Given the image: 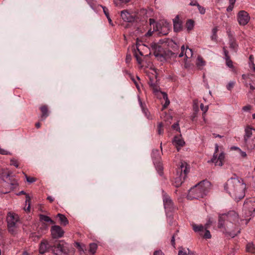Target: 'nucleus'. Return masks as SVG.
I'll return each mask as SVG.
<instances>
[{
	"label": "nucleus",
	"mask_w": 255,
	"mask_h": 255,
	"mask_svg": "<svg viewBox=\"0 0 255 255\" xmlns=\"http://www.w3.org/2000/svg\"><path fill=\"white\" fill-rule=\"evenodd\" d=\"M238 221V215L234 211H231L227 214H223L219 217L218 228H223L224 233L234 238L240 233L237 228V231L234 230L237 226L236 222Z\"/></svg>",
	"instance_id": "1"
},
{
	"label": "nucleus",
	"mask_w": 255,
	"mask_h": 255,
	"mask_svg": "<svg viewBox=\"0 0 255 255\" xmlns=\"http://www.w3.org/2000/svg\"><path fill=\"white\" fill-rule=\"evenodd\" d=\"M225 190L237 201L245 196L246 184L236 175L229 179L224 185Z\"/></svg>",
	"instance_id": "2"
},
{
	"label": "nucleus",
	"mask_w": 255,
	"mask_h": 255,
	"mask_svg": "<svg viewBox=\"0 0 255 255\" xmlns=\"http://www.w3.org/2000/svg\"><path fill=\"white\" fill-rule=\"evenodd\" d=\"M210 182L203 180L189 190L187 198L189 200L199 199L204 198L208 193L210 188Z\"/></svg>",
	"instance_id": "3"
},
{
	"label": "nucleus",
	"mask_w": 255,
	"mask_h": 255,
	"mask_svg": "<svg viewBox=\"0 0 255 255\" xmlns=\"http://www.w3.org/2000/svg\"><path fill=\"white\" fill-rule=\"evenodd\" d=\"M189 170L190 167L187 162L185 161L181 162L180 166L177 169L176 177L173 183L176 187H178L182 184Z\"/></svg>",
	"instance_id": "4"
},
{
	"label": "nucleus",
	"mask_w": 255,
	"mask_h": 255,
	"mask_svg": "<svg viewBox=\"0 0 255 255\" xmlns=\"http://www.w3.org/2000/svg\"><path fill=\"white\" fill-rule=\"evenodd\" d=\"M243 215L245 218L255 216V198L248 199L245 201L243 209ZM250 219L251 218L245 219L247 221L246 224L248 223Z\"/></svg>",
	"instance_id": "5"
},
{
	"label": "nucleus",
	"mask_w": 255,
	"mask_h": 255,
	"mask_svg": "<svg viewBox=\"0 0 255 255\" xmlns=\"http://www.w3.org/2000/svg\"><path fill=\"white\" fill-rule=\"evenodd\" d=\"M6 221L9 232L12 235H15L17 233L18 226L20 224L18 215L8 213Z\"/></svg>",
	"instance_id": "6"
},
{
	"label": "nucleus",
	"mask_w": 255,
	"mask_h": 255,
	"mask_svg": "<svg viewBox=\"0 0 255 255\" xmlns=\"http://www.w3.org/2000/svg\"><path fill=\"white\" fill-rule=\"evenodd\" d=\"M70 245L63 241L55 242L51 247V251L55 255H69Z\"/></svg>",
	"instance_id": "7"
},
{
	"label": "nucleus",
	"mask_w": 255,
	"mask_h": 255,
	"mask_svg": "<svg viewBox=\"0 0 255 255\" xmlns=\"http://www.w3.org/2000/svg\"><path fill=\"white\" fill-rule=\"evenodd\" d=\"M244 140L248 149H252L255 147V129L250 127L246 128Z\"/></svg>",
	"instance_id": "8"
},
{
	"label": "nucleus",
	"mask_w": 255,
	"mask_h": 255,
	"mask_svg": "<svg viewBox=\"0 0 255 255\" xmlns=\"http://www.w3.org/2000/svg\"><path fill=\"white\" fill-rule=\"evenodd\" d=\"M219 147L217 144H215V150L212 158L208 161V163L212 162L215 163V166H222L223 164V161L225 158V154L221 151L218 156L217 152L219 151Z\"/></svg>",
	"instance_id": "9"
},
{
	"label": "nucleus",
	"mask_w": 255,
	"mask_h": 255,
	"mask_svg": "<svg viewBox=\"0 0 255 255\" xmlns=\"http://www.w3.org/2000/svg\"><path fill=\"white\" fill-rule=\"evenodd\" d=\"M163 201L166 212H172L175 209L174 203L170 197L164 192H163Z\"/></svg>",
	"instance_id": "10"
},
{
	"label": "nucleus",
	"mask_w": 255,
	"mask_h": 255,
	"mask_svg": "<svg viewBox=\"0 0 255 255\" xmlns=\"http://www.w3.org/2000/svg\"><path fill=\"white\" fill-rule=\"evenodd\" d=\"M47 226L45 224H43L42 226L40 227L37 232H32L29 235V238L32 241L36 242L38 241L43 234H45V231L47 230Z\"/></svg>",
	"instance_id": "11"
},
{
	"label": "nucleus",
	"mask_w": 255,
	"mask_h": 255,
	"mask_svg": "<svg viewBox=\"0 0 255 255\" xmlns=\"http://www.w3.org/2000/svg\"><path fill=\"white\" fill-rule=\"evenodd\" d=\"M51 235L53 239H59L62 238L64 234V230L59 226L54 225L51 227Z\"/></svg>",
	"instance_id": "12"
},
{
	"label": "nucleus",
	"mask_w": 255,
	"mask_h": 255,
	"mask_svg": "<svg viewBox=\"0 0 255 255\" xmlns=\"http://www.w3.org/2000/svg\"><path fill=\"white\" fill-rule=\"evenodd\" d=\"M250 19V17L247 12L241 10L238 13V21L240 25H246L249 22Z\"/></svg>",
	"instance_id": "13"
},
{
	"label": "nucleus",
	"mask_w": 255,
	"mask_h": 255,
	"mask_svg": "<svg viewBox=\"0 0 255 255\" xmlns=\"http://www.w3.org/2000/svg\"><path fill=\"white\" fill-rule=\"evenodd\" d=\"M51 247H52V245H50L46 240H43L41 241L39 245V253L41 254H43L50 250L51 251Z\"/></svg>",
	"instance_id": "14"
},
{
	"label": "nucleus",
	"mask_w": 255,
	"mask_h": 255,
	"mask_svg": "<svg viewBox=\"0 0 255 255\" xmlns=\"http://www.w3.org/2000/svg\"><path fill=\"white\" fill-rule=\"evenodd\" d=\"M173 21L174 30L175 32L180 31L182 29V21L179 19V16L176 15L173 19Z\"/></svg>",
	"instance_id": "15"
},
{
	"label": "nucleus",
	"mask_w": 255,
	"mask_h": 255,
	"mask_svg": "<svg viewBox=\"0 0 255 255\" xmlns=\"http://www.w3.org/2000/svg\"><path fill=\"white\" fill-rule=\"evenodd\" d=\"M152 48L154 50V55L156 57H159L160 58H164L162 55L159 53L161 47L158 45L157 44L154 43L151 45Z\"/></svg>",
	"instance_id": "16"
},
{
	"label": "nucleus",
	"mask_w": 255,
	"mask_h": 255,
	"mask_svg": "<svg viewBox=\"0 0 255 255\" xmlns=\"http://www.w3.org/2000/svg\"><path fill=\"white\" fill-rule=\"evenodd\" d=\"M121 16L124 21L131 22L133 20L132 16L126 10L122 11L121 12Z\"/></svg>",
	"instance_id": "17"
},
{
	"label": "nucleus",
	"mask_w": 255,
	"mask_h": 255,
	"mask_svg": "<svg viewBox=\"0 0 255 255\" xmlns=\"http://www.w3.org/2000/svg\"><path fill=\"white\" fill-rule=\"evenodd\" d=\"M228 34L229 38L230 47L231 49L236 50L238 47L236 40L230 32H228Z\"/></svg>",
	"instance_id": "18"
},
{
	"label": "nucleus",
	"mask_w": 255,
	"mask_h": 255,
	"mask_svg": "<svg viewBox=\"0 0 255 255\" xmlns=\"http://www.w3.org/2000/svg\"><path fill=\"white\" fill-rule=\"evenodd\" d=\"M193 229L195 232H198L199 233L200 235H203V233H204L205 230V227L203 226L202 225H195L194 224L192 226Z\"/></svg>",
	"instance_id": "19"
},
{
	"label": "nucleus",
	"mask_w": 255,
	"mask_h": 255,
	"mask_svg": "<svg viewBox=\"0 0 255 255\" xmlns=\"http://www.w3.org/2000/svg\"><path fill=\"white\" fill-rule=\"evenodd\" d=\"M153 163L155 165L156 169L160 175H162L163 166L160 160L154 161Z\"/></svg>",
	"instance_id": "20"
},
{
	"label": "nucleus",
	"mask_w": 255,
	"mask_h": 255,
	"mask_svg": "<svg viewBox=\"0 0 255 255\" xmlns=\"http://www.w3.org/2000/svg\"><path fill=\"white\" fill-rule=\"evenodd\" d=\"M57 216L59 218L60 223L61 225L66 226L68 224V220L64 215L59 213Z\"/></svg>",
	"instance_id": "21"
},
{
	"label": "nucleus",
	"mask_w": 255,
	"mask_h": 255,
	"mask_svg": "<svg viewBox=\"0 0 255 255\" xmlns=\"http://www.w3.org/2000/svg\"><path fill=\"white\" fill-rule=\"evenodd\" d=\"M152 157L153 161L160 160L161 156L159 151L157 149H153L152 152Z\"/></svg>",
	"instance_id": "22"
},
{
	"label": "nucleus",
	"mask_w": 255,
	"mask_h": 255,
	"mask_svg": "<svg viewBox=\"0 0 255 255\" xmlns=\"http://www.w3.org/2000/svg\"><path fill=\"white\" fill-rule=\"evenodd\" d=\"M173 142L176 145L179 146H183L185 144V142L184 141V140L178 136L174 137V139L173 140Z\"/></svg>",
	"instance_id": "23"
},
{
	"label": "nucleus",
	"mask_w": 255,
	"mask_h": 255,
	"mask_svg": "<svg viewBox=\"0 0 255 255\" xmlns=\"http://www.w3.org/2000/svg\"><path fill=\"white\" fill-rule=\"evenodd\" d=\"M148 84L152 88L153 92L155 93H157L159 92V87L154 82L153 80L151 79H150L149 81L148 82Z\"/></svg>",
	"instance_id": "24"
},
{
	"label": "nucleus",
	"mask_w": 255,
	"mask_h": 255,
	"mask_svg": "<svg viewBox=\"0 0 255 255\" xmlns=\"http://www.w3.org/2000/svg\"><path fill=\"white\" fill-rule=\"evenodd\" d=\"M168 46L172 49L173 50L176 51L178 50L179 46L175 41L173 40H169L168 41Z\"/></svg>",
	"instance_id": "25"
},
{
	"label": "nucleus",
	"mask_w": 255,
	"mask_h": 255,
	"mask_svg": "<svg viewBox=\"0 0 255 255\" xmlns=\"http://www.w3.org/2000/svg\"><path fill=\"white\" fill-rule=\"evenodd\" d=\"M205 63H206V62L203 60V58L200 56H198L197 57V61H196V63L197 66L199 69H201V67H202L203 66H204L205 65Z\"/></svg>",
	"instance_id": "26"
},
{
	"label": "nucleus",
	"mask_w": 255,
	"mask_h": 255,
	"mask_svg": "<svg viewBox=\"0 0 255 255\" xmlns=\"http://www.w3.org/2000/svg\"><path fill=\"white\" fill-rule=\"evenodd\" d=\"M40 110L42 113L41 118L44 120L48 116V108L46 106H42L40 107Z\"/></svg>",
	"instance_id": "27"
},
{
	"label": "nucleus",
	"mask_w": 255,
	"mask_h": 255,
	"mask_svg": "<svg viewBox=\"0 0 255 255\" xmlns=\"http://www.w3.org/2000/svg\"><path fill=\"white\" fill-rule=\"evenodd\" d=\"M39 219L40 221H43L46 222H49L52 224H54L55 222L54 221H53L52 219H51L50 218H49L48 216H47L44 215L40 214L39 215Z\"/></svg>",
	"instance_id": "28"
},
{
	"label": "nucleus",
	"mask_w": 255,
	"mask_h": 255,
	"mask_svg": "<svg viewBox=\"0 0 255 255\" xmlns=\"http://www.w3.org/2000/svg\"><path fill=\"white\" fill-rule=\"evenodd\" d=\"M98 246L96 243H91L89 245V249L88 250L89 253L90 254L94 255L97 250Z\"/></svg>",
	"instance_id": "29"
},
{
	"label": "nucleus",
	"mask_w": 255,
	"mask_h": 255,
	"mask_svg": "<svg viewBox=\"0 0 255 255\" xmlns=\"http://www.w3.org/2000/svg\"><path fill=\"white\" fill-rule=\"evenodd\" d=\"M246 250L248 252L255 253V246L252 243H248L246 246Z\"/></svg>",
	"instance_id": "30"
},
{
	"label": "nucleus",
	"mask_w": 255,
	"mask_h": 255,
	"mask_svg": "<svg viewBox=\"0 0 255 255\" xmlns=\"http://www.w3.org/2000/svg\"><path fill=\"white\" fill-rule=\"evenodd\" d=\"M194 25V22L193 20L189 19L187 21L186 23V27L188 31H190L193 28Z\"/></svg>",
	"instance_id": "31"
},
{
	"label": "nucleus",
	"mask_w": 255,
	"mask_h": 255,
	"mask_svg": "<svg viewBox=\"0 0 255 255\" xmlns=\"http://www.w3.org/2000/svg\"><path fill=\"white\" fill-rule=\"evenodd\" d=\"M218 27H215L212 30V35L211 36V38L212 40L217 41V32L218 31Z\"/></svg>",
	"instance_id": "32"
},
{
	"label": "nucleus",
	"mask_w": 255,
	"mask_h": 255,
	"mask_svg": "<svg viewBox=\"0 0 255 255\" xmlns=\"http://www.w3.org/2000/svg\"><path fill=\"white\" fill-rule=\"evenodd\" d=\"M163 99L165 100L164 105L163 106V109L166 108L169 104L170 101L168 99L167 95L164 92H161Z\"/></svg>",
	"instance_id": "33"
},
{
	"label": "nucleus",
	"mask_w": 255,
	"mask_h": 255,
	"mask_svg": "<svg viewBox=\"0 0 255 255\" xmlns=\"http://www.w3.org/2000/svg\"><path fill=\"white\" fill-rule=\"evenodd\" d=\"M10 176V172L7 170H2L1 172V177L4 180L7 179Z\"/></svg>",
	"instance_id": "34"
},
{
	"label": "nucleus",
	"mask_w": 255,
	"mask_h": 255,
	"mask_svg": "<svg viewBox=\"0 0 255 255\" xmlns=\"http://www.w3.org/2000/svg\"><path fill=\"white\" fill-rule=\"evenodd\" d=\"M185 56L187 58H191L193 55V51L190 48H188V47L185 49Z\"/></svg>",
	"instance_id": "35"
},
{
	"label": "nucleus",
	"mask_w": 255,
	"mask_h": 255,
	"mask_svg": "<svg viewBox=\"0 0 255 255\" xmlns=\"http://www.w3.org/2000/svg\"><path fill=\"white\" fill-rule=\"evenodd\" d=\"M204 231V234L203 233V235L201 236H203V237L206 239H209L211 238V235L210 234V231L208 230L206 228Z\"/></svg>",
	"instance_id": "36"
},
{
	"label": "nucleus",
	"mask_w": 255,
	"mask_h": 255,
	"mask_svg": "<svg viewBox=\"0 0 255 255\" xmlns=\"http://www.w3.org/2000/svg\"><path fill=\"white\" fill-rule=\"evenodd\" d=\"M200 109L203 112V118L204 119V120L205 121V113L207 112L208 110V106H204L203 104H201L200 105Z\"/></svg>",
	"instance_id": "37"
},
{
	"label": "nucleus",
	"mask_w": 255,
	"mask_h": 255,
	"mask_svg": "<svg viewBox=\"0 0 255 255\" xmlns=\"http://www.w3.org/2000/svg\"><path fill=\"white\" fill-rule=\"evenodd\" d=\"M30 197L27 195L26 197L25 203H26V204L28 203V206L26 208H24V210L26 212H29V211H30Z\"/></svg>",
	"instance_id": "38"
},
{
	"label": "nucleus",
	"mask_w": 255,
	"mask_h": 255,
	"mask_svg": "<svg viewBox=\"0 0 255 255\" xmlns=\"http://www.w3.org/2000/svg\"><path fill=\"white\" fill-rule=\"evenodd\" d=\"M189 253L183 248H180L178 252V255H188Z\"/></svg>",
	"instance_id": "39"
},
{
	"label": "nucleus",
	"mask_w": 255,
	"mask_h": 255,
	"mask_svg": "<svg viewBox=\"0 0 255 255\" xmlns=\"http://www.w3.org/2000/svg\"><path fill=\"white\" fill-rule=\"evenodd\" d=\"M163 125L162 123H159L158 125V133L159 134H162L163 132Z\"/></svg>",
	"instance_id": "40"
},
{
	"label": "nucleus",
	"mask_w": 255,
	"mask_h": 255,
	"mask_svg": "<svg viewBox=\"0 0 255 255\" xmlns=\"http://www.w3.org/2000/svg\"><path fill=\"white\" fill-rule=\"evenodd\" d=\"M25 178L26 179V181L29 183H33L36 180L35 178L29 177L27 175H25Z\"/></svg>",
	"instance_id": "41"
},
{
	"label": "nucleus",
	"mask_w": 255,
	"mask_h": 255,
	"mask_svg": "<svg viewBox=\"0 0 255 255\" xmlns=\"http://www.w3.org/2000/svg\"><path fill=\"white\" fill-rule=\"evenodd\" d=\"M235 82L234 81H230L228 84L227 85V89L228 90H231L234 85H235Z\"/></svg>",
	"instance_id": "42"
},
{
	"label": "nucleus",
	"mask_w": 255,
	"mask_h": 255,
	"mask_svg": "<svg viewBox=\"0 0 255 255\" xmlns=\"http://www.w3.org/2000/svg\"><path fill=\"white\" fill-rule=\"evenodd\" d=\"M197 6H198V10L201 14H203L205 13L206 10L204 7L200 6L199 4H197Z\"/></svg>",
	"instance_id": "43"
},
{
	"label": "nucleus",
	"mask_w": 255,
	"mask_h": 255,
	"mask_svg": "<svg viewBox=\"0 0 255 255\" xmlns=\"http://www.w3.org/2000/svg\"><path fill=\"white\" fill-rule=\"evenodd\" d=\"M142 112L145 114V116L147 117V118L148 119H150V117L149 116V113L148 112V110L144 108L143 107H142Z\"/></svg>",
	"instance_id": "44"
},
{
	"label": "nucleus",
	"mask_w": 255,
	"mask_h": 255,
	"mask_svg": "<svg viewBox=\"0 0 255 255\" xmlns=\"http://www.w3.org/2000/svg\"><path fill=\"white\" fill-rule=\"evenodd\" d=\"M10 164L11 165H13L14 166H15L16 168H17L18 167V164L17 162V161L14 159H11L10 160Z\"/></svg>",
	"instance_id": "45"
},
{
	"label": "nucleus",
	"mask_w": 255,
	"mask_h": 255,
	"mask_svg": "<svg viewBox=\"0 0 255 255\" xmlns=\"http://www.w3.org/2000/svg\"><path fill=\"white\" fill-rule=\"evenodd\" d=\"M102 7L103 9L104 12L105 14L106 15L107 18H109V14L108 8L107 7H106L105 6H102Z\"/></svg>",
	"instance_id": "46"
},
{
	"label": "nucleus",
	"mask_w": 255,
	"mask_h": 255,
	"mask_svg": "<svg viewBox=\"0 0 255 255\" xmlns=\"http://www.w3.org/2000/svg\"><path fill=\"white\" fill-rule=\"evenodd\" d=\"M181 52H180V53L179 54V57H181L182 56H183V55H185V47H184V45H182L181 46Z\"/></svg>",
	"instance_id": "47"
},
{
	"label": "nucleus",
	"mask_w": 255,
	"mask_h": 255,
	"mask_svg": "<svg viewBox=\"0 0 255 255\" xmlns=\"http://www.w3.org/2000/svg\"><path fill=\"white\" fill-rule=\"evenodd\" d=\"M153 255H164V253L161 250L155 251Z\"/></svg>",
	"instance_id": "48"
},
{
	"label": "nucleus",
	"mask_w": 255,
	"mask_h": 255,
	"mask_svg": "<svg viewBox=\"0 0 255 255\" xmlns=\"http://www.w3.org/2000/svg\"><path fill=\"white\" fill-rule=\"evenodd\" d=\"M251 109V106L250 105H248L244 106L243 108V110L246 112L249 111Z\"/></svg>",
	"instance_id": "49"
},
{
	"label": "nucleus",
	"mask_w": 255,
	"mask_h": 255,
	"mask_svg": "<svg viewBox=\"0 0 255 255\" xmlns=\"http://www.w3.org/2000/svg\"><path fill=\"white\" fill-rule=\"evenodd\" d=\"M226 65L230 68H232L233 67V62L231 60L227 61Z\"/></svg>",
	"instance_id": "50"
},
{
	"label": "nucleus",
	"mask_w": 255,
	"mask_h": 255,
	"mask_svg": "<svg viewBox=\"0 0 255 255\" xmlns=\"http://www.w3.org/2000/svg\"><path fill=\"white\" fill-rule=\"evenodd\" d=\"M172 127L174 129H175L176 130H178L180 129L179 127V125L178 123L173 124L172 126Z\"/></svg>",
	"instance_id": "51"
},
{
	"label": "nucleus",
	"mask_w": 255,
	"mask_h": 255,
	"mask_svg": "<svg viewBox=\"0 0 255 255\" xmlns=\"http://www.w3.org/2000/svg\"><path fill=\"white\" fill-rule=\"evenodd\" d=\"M175 235H173L172 237V239H171V245H172V246L173 247H175Z\"/></svg>",
	"instance_id": "52"
},
{
	"label": "nucleus",
	"mask_w": 255,
	"mask_h": 255,
	"mask_svg": "<svg viewBox=\"0 0 255 255\" xmlns=\"http://www.w3.org/2000/svg\"><path fill=\"white\" fill-rule=\"evenodd\" d=\"M240 155L243 157H245L247 156V154L245 151H242L241 149H239Z\"/></svg>",
	"instance_id": "53"
},
{
	"label": "nucleus",
	"mask_w": 255,
	"mask_h": 255,
	"mask_svg": "<svg viewBox=\"0 0 255 255\" xmlns=\"http://www.w3.org/2000/svg\"><path fill=\"white\" fill-rule=\"evenodd\" d=\"M135 57L136 58V60H137V62L139 63H140L141 62V58L137 55V54L136 52H135Z\"/></svg>",
	"instance_id": "54"
},
{
	"label": "nucleus",
	"mask_w": 255,
	"mask_h": 255,
	"mask_svg": "<svg viewBox=\"0 0 255 255\" xmlns=\"http://www.w3.org/2000/svg\"><path fill=\"white\" fill-rule=\"evenodd\" d=\"M212 223V222L210 220H209L208 222L205 225V228L208 229Z\"/></svg>",
	"instance_id": "55"
},
{
	"label": "nucleus",
	"mask_w": 255,
	"mask_h": 255,
	"mask_svg": "<svg viewBox=\"0 0 255 255\" xmlns=\"http://www.w3.org/2000/svg\"><path fill=\"white\" fill-rule=\"evenodd\" d=\"M250 88L251 90L253 91L255 89V85L250 84Z\"/></svg>",
	"instance_id": "56"
},
{
	"label": "nucleus",
	"mask_w": 255,
	"mask_h": 255,
	"mask_svg": "<svg viewBox=\"0 0 255 255\" xmlns=\"http://www.w3.org/2000/svg\"><path fill=\"white\" fill-rule=\"evenodd\" d=\"M47 199L50 202H52L54 201V198L50 196L47 197Z\"/></svg>",
	"instance_id": "57"
},
{
	"label": "nucleus",
	"mask_w": 255,
	"mask_h": 255,
	"mask_svg": "<svg viewBox=\"0 0 255 255\" xmlns=\"http://www.w3.org/2000/svg\"><path fill=\"white\" fill-rule=\"evenodd\" d=\"M223 51L224 53L225 56H228V51L226 49L225 47L223 48Z\"/></svg>",
	"instance_id": "58"
},
{
	"label": "nucleus",
	"mask_w": 255,
	"mask_h": 255,
	"mask_svg": "<svg viewBox=\"0 0 255 255\" xmlns=\"http://www.w3.org/2000/svg\"><path fill=\"white\" fill-rule=\"evenodd\" d=\"M233 7V5H230L228 7V8H227V11H230L232 10Z\"/></svg>",
	"instance_id": "59"
},
{
	"label": "nucleus",
	"mask_w": 255,
	"mask_h": 255,
	"mask_svg": "<svg viewBox=\"0 0 255 255\" xmlns=\"http://www.w3.org/2000/svg\"><path fill=\"white\" fill-rule=\"evenodd\" d=\"M225 60H226V62L228 61V60H231L229 55L225 56Z\"/></svg>",
	"instance_id": "60"
},
{
	"label": "nucleus",
	"mask_w": 255,
	"mask_h": 255,
	"mask_svg": "<svg viewBox=\"0 0 255 255\" xmlns=\"http://www.w3.org/2000/svg\"><path fill=\"white\" fill-rule=\"evenodd\" d=\"M133 82H134L137 89H139V85L138 84L137 82L135 80H133Z\"/></svg>",
	"instance_id": "61"
},
{
	"label": "nucleus",
	"mask_w": 255,
	"mask_h": 255,
	"mask_svg": "<svg viewBox=\"0 0 255 255\" xmlns=\"http://www.w3.org/2000/svg\"><path fill=\"white\" fill-rule=\"evenodd\" d=\"M154 22H155V21L153 19H152V18L149 19V23H150V25L153 24Z\"/></svg>",
	"instance_id": "62"
},
{
	"label": "nucleus",
	"mask_w": 255,
	"mask_h": 255,
	"mask_svg": "<svg viewBox=\"0 0 255 255\" xmlns=\"http://www.w3.org/2000/svg\"><path fill=\"white\" fill-rule=\"evenodd\" d=\"M41 124L39 123H37L35 124V127L36 128H38L40 127Z\"/></svg>",
	"instance_id": "63"
},
{
	"label": "nucleus",
	"mask_w": 255,
	"mask_h": 255,
	"mask_svg": "<svg viewBox=\"0 0 255 255\" xmlns=\"http://www.w3.org/2000/svg\"><path fill=\"white\" fill-rule=\"evenodd\" d=\"M236 1V0H230V5H233Z\"/></svg>",
	"instance_id": "64"
}]
</instances>
